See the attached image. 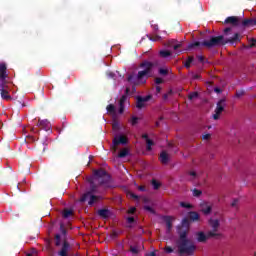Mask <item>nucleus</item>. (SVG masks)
Listing matches in <instances>:
<instances>
[{
    "label": "nucleus",
    "instance_id": "obj_9",
    "mask_svg": "<svg viewBox=\"0 0 256 256\" xmlns=\"http://www.w3.org/2000/svg\"><path fill=\"white\" fill-rule=\"evenodd\" d=\"M151 100V96L138 97L136 102V107L138 109H143V107H147V103Z\"/></svg>",
    "mask_w": 256,
    "mask_h": 256
},
{
    "label": "nucleus",
    "instance_id": "obj_15",
    "mask_svg": "<svg viewBox=\"0 0 256 256\" xmlns=\"http://www.w3.org/2000/svg\"><path fill=\"white\" fill-rule=\"evenodd\" d=\"M225 23H230L231 25H237L239 23V18H237L235 16L228 17L225 20Z\"/></svg>",
    "mask_w": 256,
    "mask_h": 256
},
{
    "label": "nucleus",
    "instance_id": "obj_48",
    "mask_svg": "<svg viewBox=\"0 0 256 256\" xmlns=\"http://www.w3.org/2000/svg\"><path fill=\"white\" fill-rule=\"evenodd\" d=\"M191 177H197V173L195 171L190 172Z\"/></svg>",
    "mask_w": 256,
    "mask_h": 256
},
{
    "label": "nucleus",
    "instance_id": "obj_35",
    "mask_svg": "<svg viewBox=\"0 0 256 256\" xmlns=\"http://www.w3.org/2000/svg\"><path fill=\"white\" fill-rule=\"evenodd\" d=\"M239 205V199H233L231 202V207H237Z\"/></svg>",
    "mask_w": 256,
    "mask_h": 256
},
{
    "label": "nucleus",
    "instance_id": "obj_23",
    "mask_svg": "<svg viewBox=\"0 0 256 256\" xmlns=\"http://www.w3.org/2000/svg\"><path fill=\"white\" fill-rule=\"evenodd\" d=\"M192 195L194 197H201V195H203V192L201 190H199V189H193L192 190Z\"/></svg>",
    "mask_w": 256,
    "mask_h": 256
},
{
    "label": "nucleus",
    "instance_id": "obj_42",
    "mask_svg": "<svg viewBox=\"0 0 256 256\" xmlns=\"http://www.w3.org/2000/svg\"><path fill=\"white\" fill-rule=\"evenodd\" d=\"M160 74L167 75V69H164V68L160 69Z\"/></svg>",
    "mask_w": 256,
    "mask_h": 256
},
{
    "label": "nucleus",
    "instance_id": "obj_6",
    "mask_svg": "<svg viewBox=\"0 0 256 256\" xmlns=\"http://www.w3.org/2000/svg\"><path fill=\"white\" fill-rule=\"evenodd\" d=\"M224 110H225V100H220L217 103L216 108L214 110V114L212 116L214 121H218V119H221V113H223Z\"/></svg>",
    "mask_w": 256,
    "mask_h": 256
},
{
    "label": "nucleus",
    "instance_id": "obj_55",
    "mask_svg": "<svg viewBox=\"0 0 256 256\" xmlns=\"http://www.w3.org/2000/svg\"><path fill=\"white\" fill-rule=\"evenodd\" d=\"M140 190L143 191V187H140Z\"/></svg>",
    "mask_w": 256,
    "mask_h": 256
},
{
    "label": "nucleus",
    "instance_id": "obj_25",
    "mask_svg": "<svg viewBox=\"0 0 256 256\" xmlns=\"http://www.w3.org/2000/svg\"><path fill=\"white\" fill-rule=\"evenodd\" d=\"M191 63H193V57L189 56L184 65L189 69L191 67Z\"/></svg>",
    "mask_w": 256,
    "mask_h": 256
},
{
    "label": "nucleus",
    "instance_id": "obj_33",
    "mask_svg": "<svg viewBox=\"0 0 256 256\" xmlns=\"http://www.w3.org/2000/svg\"><path fill=\"white\" fill-rule=\"evenodd\" d=\"M40 127H49V122L47 120H42L39 122Z\"/></svg>",
    "mask_w": 256,
    "mask_h": 256
},
{
    "label": "nucleus",
    "instance_id": "obj_31",
    "mask_svg": "<svg viewBox=\"0 0 256 256\" xmlns=\"http://www.w3.org/2000/svg\"><path fill=\"white\" fill-rule=\"evenodd\" d=\"M107 111H108V113H112V114H115V106H113V105H108L107 106Z\"/></svg>",
    "mask_w": 256,
    "mask_h": 256
},
{
    "label": "nucleus",
    "instance_id": "obj_32",
    "mask_svg": "<svg viewBox=\"0 0 256 256\" xmlns=\"http://www.w3.org/2000/svg\"><path fill=\"white\" fill-rule=\"evenodd\" d=\"M197 97H198L197 92H193L189 94L188 99H190V101H193V99H197Z\"/></svg>",
    "mask_w": 256,
    "mask_h": 256
},
{
    "label": "nucleus",
    "instance_id": "obj_8",
    "mask_svg": "<svg viewBox=\"0 0 256 256\" xmlns=\"http://www.w3.org/2000/svg\"><path fill=\"white\" fill-rule=\"evenodd\" d=\"M80 201H88L90 205H93V203H97V201H99V197L93 195L91 192H88L84 194Z\"/></svg>",
    "mask_w": 256,
    "mask_h": 256
},
{
    "label": "nucleus",
    "instance_id": "obj_44",
    "mask_svg": "<svg viewBox=\"0 0 256 256\" xmlns=\"http://www.w3.org/2000/svg\"><path fill=\"white\" fill-rule=\"evenodd\" d=\"M128 213H135V207H131V208L128 210Z\"/></svg>",
    "mask_w": 256,
    "mask_h": 256
},
{
    "label": "nucleus",
    "instance_id": "obj_16",
    "mask_svg": "<svg viewBox=\"0 0 256 256\" xmlns=\"http://www.w3.org/2000/svg\"><path fill=\"white\" fill-rule=\"evenodd\" d=\"M143 138L146 139L147 150L151 151V147L154 145L153 141L146 134L143 135Z\"/></svg>",
    "mask_w": 256,
    "mask_h": 256
},
{
    "label": "nucleus",
    "instance_id": "obj_45",
    "mask_svg": "<svg viewBox=\"0 0 256 256\" xmlns=\"http://www.w3.org/2000/svg\"><path fill=\"white\" fill-rule=\"evenodd\" d=\"M56 245H61V242H59V235H56Z\"/></svg>",
    "mask_w": 256,
    "mask_h": 256
},
{
    "label": "nucleus",
    "instance_id": "obj_37",
    "mask_svg": "<svg viewBox=\"0 0 256 256\" xmlns=\"http://www.w3.org/2000/svg\"><path fill=\"white\" fill-rule=\"evenodd\" d=\"M152 185H153L154 189H157L158 187L161 186V184L159 182H157L156 180L152 181Z\"/></svg>",
    "mask_w": 256,
    "mask_h": 256
},
{
    "label": "nucleus",
    "instance_id": "obj_40",
    "mask_svg": "<svg viewBox=\"0 0 256 256\" xmlns=\"http://www.w3.org/2000/svg\"><path fill=\"white\" fill-rule=\"evenodd\" d=\"M127 197H130L132 199H137V196L135 194H133V192H128Z\"/></svg>",
    "mask_w": 256,
    "mask_h": 256
},
{
    "label": "nucleus",
    "instance_id": "obj_46",
    "mask_svg": "<svg viewBox=\"0 0 256 256\" xmlns=\"http://www.w3.org/2000/svg\"><path fill=\"white\" fill-rule=\"evenodd\" d=\"M229 31H231V28H226V29L224 30L225 35H228V34H229Z\"/></svg>",
    "mask_w": 256,
    "mask_h": 256
},
{
    "label": "nucleus",
    "instance_id": "obj_51",
    "mask_svg": "<svg viewBox=\"0 0 256 256\" xmlns=\"http://www.w3.org/2000/svg\"><path fill=\"white\" fill-rule=\"evenodd\" d=\"M62 233H65V229H63V226H61Z\"/></svg>",
    "mask_w": 256,
    "mask_h": 256
},
{
    "label": "nucleus",
    "instance_id": "obj_52",
    "mask_svg": "<svg viewBox=\"0 0 256 256\" xmlns=\"http://www.w3.org/2000/svg\"><path fill=\"white\" fill-rule=\"evenodd\" d=\"M27 256H35V252H33L32 254H28Z\"/></svg>",
    "mask_w": 256,
    "mask_h": 256
},
{
    "label": "nucleus",
    "instance_id": "obj_34",
    "mask_svg": "<svg viewBox=\"0 0 256 256\" xmlns=\"http://www.w3.org/2000/svg\"><path fill=\"white\" fill-rule=\"evenodd\" d=\"M202 139L204 141H209V139H211V134L207 133V134H203L202 135Z\"/></svg>",
    "mask_w": 256,
    "mask_h": 256
},
{
    "label": "nucleus",
    "instance_id": "obj_26",
    "mask_svg": "<svg viewBox=\"0 0 256 256\" xmlns=\"http://www.w3.org/2000/svg\"><path fill=\"white\" fill-rule=\"evenodd\" d=\"M129 154V150H127L126 148L121 150L120 153L118 154L119 157H127V155Z\"/></svg>",
    "mask_w": 256,
    "mask_h": 256
},
{
    "label": "nucleus",
    "instance_id": "obj_14",
    "mask_svg": "<svg viewBox=\"0 0 256 256\" xmlns=\"http://www.w3.org/2000/svg\"><path fill=\"white\" fill-rule=\"evenodd\" d=\"M189 219L190 221H201V215H199V213L197 212H190L189 213Z\"/></svg>",
    "mask_w": 256,
    "mask_h": 256
},
{
    "label": "nucleus",
    "instance_id": "obj_36",
    "mask_svg": "<svg viewBox=\"0 0 256 256\" xmlns=\"http://www.w3.org/2000/svg\"><path fill=\"white\" fill-rule=\"evenodd\" d=\"M128 227H131V223H135V219L133 217H129L127 219Z\"/></svg>",
    "mask_w": 256,
    "mask_h": 256
},
{
    "label": "nucleus",
    "instance_id": "obj_5",
    "mask_svg": "<svg viewBox=\"0 0 256 256\" xmlns=\"http://www.w3.org/2000/svg\"><path fill=\"white\" fill-rule=\"evenodd\" d=\"M203 45H205V47H217V45H225V42L223 41V36H218L204 41Z\"/></svg>",
    "mask_w": 256,
    "mask_h": 256
},
{
    "label": "nucleus",
    "instance_id": "obj_24",
    "mask_svg": "<svg viewBox=\"0 0 256 256\" xmlns=\"http://www.w3.org/2000/svg\"><path fill=\"white\" fill-rule=\"evenodd\" d=\"M180 207H183L184 209H193V205L188 202H181Z\"/></svg>",
    "mask_w": 256,
    "mask_h": 256
},
{
    "label": "nucleus",
    "instance_id": "obj_20",
    "mask_svg": "<svg viewBox=\"0 0 256 256\" xmlns=\"http://www.w3.org/2000/svg\"><path fill=\"white\" fill-rule=\"evenodd\" d=\"M100 217H103L104 219H107L109 217V210H99Z\"/></svg>",
    "mask_w": 256,
    "mask_h": 256
},
{
    "label": "nucleus",
    "instance_id": "obj_29",
    "mask_svg": "<svg viewBox=\"0 0 256 256\" xmlns=\"http://www.w3.org/2000/svg\"><path fill=\"white\" fill-rule=\"evenodd\" d=\"M130 123L131 125H137L139 123V118L136 117V116H133L131 119H130Z\"/></svg>",
    "mask_w": 256,
    "mask_h": 256
},
{
    "label": "nucleus",
    "instance_id": "obj_2",
    "mask_svg": "<svg viewBox=\"0 0 256 256\" xmlns=\"http://www.w3.org/2000/svg\"><path fill=\"white\" fill-rule=\"evenodd\" d=\"M141 69L142 70L138 72L137 76H130L128 78V81L134 84L145 83V79H147V77L151 75V69H153V64H151L150 62H144L141 65Z\"/></svg>",
    "mask_w": 256,
    "mask_h": 256
},
{
    "label": "nucleus",
    "instance_id": "obj_47",
    "mask_svg": "<svg viewBox=\"0 0 256 256\" xmlns=\"http://www.w3.org/2000/svg\"><path fill=\"white\" fill-rule=\"evenodd\" d=\"M243 94H244V92H243V91H241V92H237V93H236V95H237L238 97H243Z\"/></svg>",
    "mask_w": 256,
    "mask_h": 256
},
{
    "label": "nucleus",
    "instance_id": "obj_22",
    "mask_svg": "<svg viewBox=\"0 0 256 256\" xmlns=\"http://www.w3.org/2000/svg\"><path fill=\"white\" fill-rule=\"evenodd\" d=\"M170 46H171V47H174L175 51H177V49H179V47H181V43H177V41L172 40V41L170 42Z\"/></svg>",
    "mask_w": 256,
    "mask_h": 256
},
{
    "label": "nucleus",
    "instance_id": "obj_41",
    "mask_svg": "<svg viewBox=\"0 0 256 256\" xmlns=\"http://www.w3.org/2000/svg\"><path fill=\"white\" fill-rule=\"evenodd\" d=\"M130 251L134 254H137L139 252V250L137 249V247H131Z\"/></svg>",
    "mask_w": 256,
    "mask_h": 256
},
{
    "label": "nucleus",
    "instance_id": "obj_28",
    "mask_svg": "<svg viewBox=\"0 0 256 256\" xmlns=\"http://www.w3.org/2000/svg\"><path fill=\"white\" fill-rule=\"evenodd\" d=\"M189 225H190L189 219L184 218L182 220V227H186V229H189Z\"/></svg>",
    "mask_w": 256,
    "mask_h": 256
},
{
    "label": "nucleus",
    "instance_id": "obj_1",
    "mask_svg": "<svg viewBox=\"0 0 256 256\" xmlns=\"http://www.w3.org/2000/svg\"><path fill=\"white\" fill-rule=\"evenodd\" d=\"M178 233L180 234V238L176 246L180 255H193L195 253V244L187 238V231L181 232L179 230Z\"/></svg>",
    "mask_w": 256,
    "mask_h": 256
},
{
    "label": "nucleus",
    "instance_id": "obj_13",
    "mask_svg": "<svg viewBox=\"0 0 256 256\" xmlns=\"http://www.w3.org/2000/svg\"><path fill=\"white\" fill-rule=\"evenodd\" d=\"M160 162H162L164 165H167V163H169V159H170V156L167 152L165 151H162L160 153Z\"/></svg>",
    "mask_w": 256,
    "mask_h": 256
},
{
    "label": "nucleus",
    "instance_id": "obj_43",
    "mask_svg": "<svg viewBox=\"0 0 256 256\" xmlns=\"http://www.w3.org/2000/svg\"><path fill=\"white\" fill-rule=\"evenodd\" d=\"M155 82L157 85H160V83H163V80L161 78H156Z\"/></svg>",
    "mask_w": 256,
    "mask_h": 256
},
{
    "label": "nucleus",
    "instance_id": "obj_4",
    "mask_svg": "<svg viewBox=\"0 0 256 256\" xmlns=\"http://www.w3.org/2000/svg\"><path fill=\"white\" fill-rule=\"evenodd\" d=\"M212 237H215L214 235H211V232H205V231H197L194 234V238L198 243H207L208 240H210Z\"/></svg>",
    "mask_w": 256,
    "mask_h": 256
},
{
    "label": "nucleus",
    "instance_id": "obj_56",
    "mask_svg": "<svg viewBox=\"0 0 256 256\" xmlns=\"http://www.w3.org/2000/svg\"><path fill=\"white\" fill-rule=\"evenodd\" d=\"M253 45H254V44H251V46H250V47H253Z\"/></svg>",
    "mask_w": 256,
    "mask_h": 256
},
{
    "label": "nucleus",
    "instance_id": "obj_17",
    "mask_svg": "<svg viewBox=\"0 0 256 256\" xmlns=\"http://www.w3.org/2000/svg\"><path fill=\"white\" fill-rule=\"evenodd\" d=\"M1 97L2 99H4L5 101H9L11 100V96L9 95V92L5 89L1 90Z\"/></svg>",
    "mask_w": 256,
    "mask_h": 256
},
{
    "label": "nucleus",
    "instance_id": "obj_21",
    "mask_svg": "<svg viewBox=\"0 0 256 256\" xmlns=\"http://www.w3.org/2000/svg\"><path fill=\"white\" fill-rule=\"evenodd\" d=\"M71 215H73V210H71V209L64 210L63 217H65V219H67V217H71Z\"/></svg>",
    "mask_w": 256,
    "mask_h": 256
},
{
    "label": "nucleus",
    "instance_id": "obj_38",
    "mask_svg": "<svg viewBox=\"0 0 256 256\" xmlns=\"http://www.w3.org/2000/svg\"><path fill=\"white\" fill-rule=\"evenodd\" d=\"M164 251H165V253H173V249L171 248V246H166L164 248Z\"/></svg>",
    "mask_w": 256,
    "mask_h": 256
},
{
    "label": "nucleus",
    "instance_id": "obj_39",
    "mask_svg": "<svg viewBox=\"0 0 256 256\" xmlns=\"http://www.w3.org/2000/svg\"><path fill=\"white\" fill-rule=\"evenodd\" d=\"M144 209H145L146 211H148L149 213H155V211L153 210V208L150 207V206H145Z\"/></svg>",
    "mask_w": 256,
    "mask_h": 256
},
{
    "label": "nucleus",
    "instance_id": "obj_18",
    "mask_svg": "<svg viewBox=\"0 0 256 256\" xmlns=\"http://www.w3.org/2000/svg\"><path fill=\"white\" fill-rule=\"evenodd\" d=\"M5 71H7V66H5V64H0V79H5Z\"/></svg>",
    "mask_w": 256,
    "mask_h": 256
},
{
    "label": "nucleus",
    "instance_id": "obj_50",
    "mask_svg": "<svg viewBox=\"0 0 256 256\" xmlns=\"http://www.w3.org/2000/svg\"><path fill=\"white\" fill-rule=\"evenodd\" d=\"M198 59H199L200 61H203V56H199Z\"/></svg>",
    "mask_w": 256,
    "mask_h": 256
},
{
    "label": "nucleus",
    "instance_id": "obj_53",
    "mask_svg": "<svg viewBox=\"0 0 256 256\" xmlns=\"http://www.w3.org/2000/svg\"><path fill=\"white\" fill-rule=\"evenodd\" d=\"M156 89H157L158 93H159V91H161V88H159V87H157Z\"/></svg>",
    "mask_w": 256,
    "mask_h": 256
},
{
    "label": "nucleus",
    "instance_id": "obj_54",
    "mask_svg": "<svg viewBox=\"0 0 256 256\" xmlns=\"http://www.w3.org/2000/svg\"><path fill=\"white\" fill-rule=\"evenodd\" d=\"M116 127H117V126H116V125H114V126H113V129H115Z\"/></svg>",
    "mask_w": 256,
    "mask_h": 256
},
{
    "label": "nucleus",
    "instance_id": "obj_19",
    "mask_svg": "<svg viewBox=\"0 0 256 256\" xmlns=\"http://www.w3.org/2000/svg\"><path fill=\"white\" fill-rule=\"evenodd\" d=\"M175 219L173 217H165V222L167 225L168 231H171V223H173Z\"/></svg>",
    "mask_w": 256,
    "mask_h": 256
},
{
    "label": "nucleus",
    "instance_id": "obj_27",
    "mask_svg": "<svg viewBox=\"0 0 256 256\" xmlns=\"http://www.w3.org/2000/svg\"><path fill=\"white\" fill-rule=\"evenodd\" d=\"M233 41H239V34H234L233 37L228 38L229 43H233Z\"/></svg>",
    "mask_w": 256,
    "mask_h": 256
},
{
    "label": "nucleus",
    "instance_id": "obj_11",
    "mask_svg": "<svg viewBox=\"0 0 256 256\" xmlns=\"http://www.w3.org/2000/svg\"><path fill=\"white\" fill-rule=\"evenodd\" d=\"M95 179L96 181H98V183H103V180L109 181V175H107V172H105V170H99L95 173Z\"/></svg>",
    "mask_w": 256,
    "mask_h": 256
},
{
    "label": "nucleus",
    "instance_id": "obj_3",
    "mask_svg": "<svg viewBox=\"0 0 256 256\" xmlns=\"http://www.w3.org/2000/svg\"><path fill=\"white\" fill-rule=\"evenodd\" d=\"M208 225L211 229V230L208 231V232H210V235H213L214 237H220L221 236V233H219V227L221 226V222H220L219 219L210 218L208 220Z\"/></svg>",
    "mask_w": 256,
    "mask_h": 256
},
{
    "label": "nucleus",
    "instance_id": "obj_49",
    "mask_svg": "<svg viewBox=\"0 0 256 256\" xmlns=\"http://www.w3.org/2000/svg\"><path fill=\"white\" fill-rule=\"evenodd\" d=\"M215 92H216V93H221V89L215 88Z\"/></svg>",
    "mask_w": 256,
    "mask_h": 256
},
{
    "label": "nucleus",
    "instance_id": "obj_12",
    "mask_svg": "<svg viewBox=\"0 0 256 256\" xmlns=\"http://www.w3.org/2000/svg\"><path fill=\"white\" fill-rule=\"evenodd\" d=\"M125 105H127V96L123 95L119 101V113H123L125 111Z\"/></svg>",
    "mask_w": 256,
    "mask_h": 256
},
{
    "label": "nucleus",
    "instance_id": "obj_10",
    "mask_svg": "<svg viewBox=\"0 0 256 256\" xmlns=\"http://www.w3.org/2000/svg\"><path fill=\"white\" fill-rule=\"evenodd\" d=\"M127 143V137L120 135L116 136L113 140V149L114 151H117V146L118 145H125Z\"/></svg>",
    "mask_w": 256,
    "mask_h": 256
},
{
    "label": "nucleus",
    "instance_id": "obj_30",
    "mask_svg": "<svg viewBox=\"0 0 256 256\" xmlns=\"http://www.w3.org/2000/svg\"><path fill=\"white\" fill-rule=\"evenodd\" d=\"M160 55L161 57H169L171 55V52L167 51V50H163V51H160Z\"/></svg>",
    "mask_w": 256,
    "mask_h": 256
},
{
    "label": "nucleus",
    "instance_id": "obj_7",
    "mask_svg": "<svg viewBox=\"0 0 256 256\" xmlns=\"http://www.w3.org/2000/svg\"><path fill=\"white\" fill-rule=\"evenodd\" d=\"M199 209L203 215H211V211H213V204L203 201L199 204Z\"/></svg>",
    "mask_w": 256,
    "mask_h": 256
}]
</instances>
